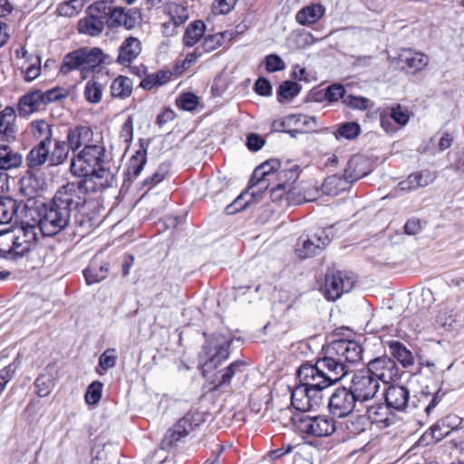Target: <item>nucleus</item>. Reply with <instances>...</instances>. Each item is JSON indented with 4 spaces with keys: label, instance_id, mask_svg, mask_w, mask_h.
<instances>
[{
    "label": "nucleus",
    "instance_id": "nucleus-5",
    "mask_svg": "<svg viewBox=\"0 0 464 464\" xmlns=\"http://www.w3.org/2000/svg\"><path fill=\"white\" fill-rule=\"evenodd\" d=\"M107 56L98 47H82L68 53L61 65L60 72L68 74L72 71H80L82 79H87L91 74L96 80H102L108 75L106 64Z\"/></svg>",
    "mask_w": 464,
    "mask_h": 464
},
{
    "label": "nucleus",
    "instance_id": "nucleus-23",
    "mask_svg": "<svg viewBox=\"0 0 464 464\" xmlns=\"http://www.w3.org/2000/svg\"><path fill=\"white\" fill-rule=\"evenodd\" d=\"M399 61L401 63L402 70L412 73L421 71L429 63V59L425 54L411 53V51H406L401 53Z\"/></svg>",
    "mask_w": 464,
    "mask_h": 464
},
{
    "label": "nucleus",
    "instance_id": "nucleus-14",
    "mask_svg": "<svg viewBox=\"0 0 464 464\" xmlns=\"http://www.w3.org/2000/svg\"><path fill=\"white\" fill-rule=\"evenodd\" d=\"M365 370L376 377L377 382L382 381L384 383H389L400 377V369L397 363L387 355L379 356L369 361Z\"/></svg>",
    "mask_w": 464,
    "mask_h": 464
},
{
    "label": "nucleus",
    "instance_id": "nucleus-63",
    "mask_svg": "<svg viewBox=\"0 0 464 464\" xmlns=\"http://www.w3.org/2000/svg\"><path fill=\"white\" fill-rule=\"evenodd\" d=\"M244 194H240L231 204L227 205L226 208V212L227 215H234L237 212L244 209L248 205V202L243 203Z\"/></svg>",
    "mask_w": 464,
    "mask_h": 464
},
{
    "label": "nucleus",
    "instance_id": "nucleus-18",
    "mask_svg": "<svg viewBox=\"0 0 464 464\" xmlns=\"http://www.w3.org/2000/svg\"><path fill=\"white\" fill-rule=\"evenodd\" d=\"M88 8L109 28L116 25V4L113 0H100L89 5Z\"/></svg>",
    "mask_w": 464,
    "mask_h": 464
},
{
    "label": "nucleus",
    "instance_id": "nucleus-36",
    "mask_svg": "<svg viewBox=\"0 0 464 464\" xmlns=\"http://www.w3.org/2000/svg\"><path fill=\"white\" fill-rule=\"evenodd\" d=\"M300 173V168L296 164H293L289 167H282L280 163V169L277 171L278 185H284V188L290 190L292 185L297 180Z\"/></svg>",
    "mask_w": 464,
    "mask_h": 464
},
{
    "label": "nucleus",
    "instance_id": "nucleus-7",
    "mask_svg": "<svg viewBox=\"0 0 464 464\" xmlns=\"http://www.w3.org/2000/svg\"><path fill=\"white\" fill-rule=\"evenodd\" d=\"M291 420L299 432L312 437H327L337 429V422L326 415L310 416L298 413L291 416Z\"/></svg>",
    "mask_w": 464,
    "mask_h": 464
},
{
    "label": "nucleus",
    "instance_id": "nucleus-21",
    "mask_svg": "<svg viewBox=\"0 0 464 464\" xmlns=\"http://www.w3.org/2000/svg\"><path fill=\"white\" fill-rule=\"evenodd\" d=\"M25 207L23 201L10 197H0V225L17 222L21 208L24 210Z\"/></svg>",
    "mask_w": 464,
    "mask_h": 464
},
{
    "label": "nucleus",
    "instance_id": "nucleus-26",
    "mask_svg": "<svg viewBox=\"0 0 464 464\" xmlns=\"http://www.w3.org/2000/svg\"><path fill=\"white\" fill-rule=\"evenodd\" d=\"M325 8L321 4H312L300 9L295 14V20L302 25H311L321 19Z\"/></svg>",
    "mask_w": 464,
    "mask_h": 464
},
{
    "label": "nucleus",
    "instance_id": "nucleus-62",
    "mask_svg": "<svg viewBox=\"0 0 464 464\" xmlns=\"http://www.w3.org/2000/svg\"><path fill=\"white\" fill-rule=\"evenodd\" d=\"M265 140L256 133H250L246 137V147L251 151H257L262 149Z\"/></svg>",
    "mask_w": 464,
    "mask_h": 464
},
{
    "label": "nucleus",
    "instance_id": "nucleus-30",
    "mask_svg": "<svg viewBox=\"0 0 464 464\" xmlns=\"http://www.w3.org/2000/svg\"><path fill=\"white\" fill-rule=\"evenodd\" d=\"M23 162V156L14 151L8 144L0 145V169L8 170L18 168Z\"/></svg>",
    "mask_w": 464,
    "mask_h": 464
},
{
    "label": "nucleus",
    "instance_id": "nucleus-13",
    "mask_svg": "<svg viewBox=\"0 0 464 464\" xmlns=\"http://www.w3.org/2000/svg\"><path fill=\"white\" fill-rule=\"evenodd\" d=\"M354 279L341 271L326 273L324 285V295L331 301H335L343 294L350 292L354 285Z\"/></svg>",
    "mask_w": 464,
    "mask_h": 464
},
{
    "label": "nucleus",
    "instance_id": "nucleus-61",
    "mask_svg": "<svg viewBox=\"0 0 464 464\" xmlns=\"http://www.w3.org/2000/svg\"><path fill=\"white\" fill-rule=\"evenodd\" d=\"M454 322L452 311L449 309L440 311L436 318V323L445 329H450Z\"/></svg>",
    "mask_w": 464,
    "mask_h": 464
},
{
    "label": "nucleus",
    "instance_id": "nucleus-22",
    "mask_svg": "<svg viewBox=\"0 0 464 464\" xmlns=\"http://www.w3.org/2000/svg\"><path fill=\"white\" fill-rule=\"evenodd\" d=\"M391 408L382 403H375L367 406L368 422L380 424L382 428H388L394 423V415L391 412Z\"/></svg>",
    "mask_w": 464,
    "mask_h": 464
},
{
    "label": "nucleus",
    "instance_id": "nucleus-10",
    "mask_svg": "<svg viewBox=\"0 0 464 464\" xmlns=\"http://www.w3.org/2000/svg\"><path fill=\"white\" fill-rule=\"evenodd\" d=\"M202 418L199 413L188 412L172 427L168 429L160 441V448L164 450L172 449L177 443L182 441L190 431L199 426Z\"/></svg>",
    "mask_w": 464,
    "mask_h": 464
},
{
    "label": "nucleus",
    "instance_id": "nucleus-54",
    "mask_svg": "<svg viewBox=\"0 0 464 464\" xmlns=\"http://www.w3.org/2000/svg\"><path fill=\"white\" fill-rule=\"evenodd\" d=\"M343 103L352 109L364 111L368 108L369 99L349 94L343 98Z\"/></svg>",
    "mask_w": 464,
    "mask_h": 464
},
{
    "label": "nucleus",
    "instance_id": "nucleus-27",
    "mask_svg": "<svg viewBox=\"0 0 464 464\" xmlns=\"http://www.w3.org/2000/svg\"><path fill=\"white\" fill-rule=\"evenodd\" d=\"M105 24L89 8L86 10V16L78 22V31L89 36H97L104 29Z\"/></svg>",
    "mask_w": 464,
    "mask_h": 464
},
{
    "label": "nucleus",
    "instance_id": "nucleus-34",
    "mask_svg": "<svg viewBox=\"0 0 464 464\" xmlns=\"http://www.w3.org/2000/svg\"><path fill=\"white\" fill-rule=\"evenodd\" d=\"M108 265L103 261L92 260L83 275L88 285L98 283L107 277Z\"/></svg>",
    "mask_w": 464,
    "mask_h": 464
},
{
    "label": "nucleus",
    "instance_id": "nucleus-44",
    "mask_svg": "<svg viewBox=\"0 0 464 464\" xmlns=\"http://www.w3.org/2000/svg\"><path fill=\"white\" fill-rule=\"evenodd\" d=\"M107 75H104L105 78ZM99 80L94 79L93 81L88 82L84 88V96L86 100L92 103H97L102 99V83L98 82Z\"/></svg>",
    "mask_w": 464,
    "mask_h": 464
},
{
    "label": "nucleus",
    "instance_id": "nucleus-64",
    "mask_svg": "<svg viewBox=\"0 0 464 464\" xmlns=\"http://www.w3.org/2000/svg\"><path fill=\"white\" fill-rule=\"evenodd\" d=\"M176 117V113L170 108H166L160 112L156 119V123L160 127H163L166 123L172 121Z\"/></svg>",
    "mask_w": 464,
    "mask_h": 464
},
{
    "label": "nucleus",
    "instance_id": "nucleus-57",
    "mask_svg": "<svg viewBox=\"0 0 464 464\" xmlns=\"http://www.w3.org/2000/svg\"><path fill=\"white\" fill-rule=\"evenodd\" d=\"M24 79L26 82H33L41 73V57H35V63H32L25 70L22 71Z\"/></svg>",
    "mask_w": 464,
    "mask_h": 464
},
{
    "label": "nucleus",
    "instance_id": "nucleus-51",
    "mask_svg": "<svg viewBox=\"0 0 464 464\" xmlns=\"http://www.w3.org/2000/svg\"><path fill=\"white\" fill-rule=\"evenodd\" d=\"M391 119H392L397 124L404 126L410 120L409 111L407 108L402 107L401 104H396L391 108L389 113Z\"/></svg>",
    "mask_w": 464,
    "mask_h": 464
},
{
    "label": "nucleus",
    "instance_id": "nucleus-60",
    "mask_svg": "<svg viewBox=\"0 0 464 464\" xmlns=\"http://www.w3.org/2000/svg\"><path fill=\"white\" fill-rule=\"evenodd\" d=\"M118 85L121 89V92H118V97L125 98L131 94L132 82L130 78L118 75Z\"/></svg>",
    "mask_w": 464,
    "mask_h": 464
},
{
    "label": "nucleus",
    "instance_id": "nucleus-47",
    "mask_svg": "<svg viewBox=\"0 0 464 464\" xmlns=\"http://www.w3.org/2000/svg\"><path fill=\"white\" fill-rule=\"evenodd\" d=\"M34 387L39 397L48 396L53 387V379L50 375L40 374L34 381Z\"/></svg>",
    "mask_w": 464,
    "mask_h": 464
},
{
    "label": "nucleus",
    "instance_id": "nucleus-42",
    "mask_svg": "<svg viewBox=\"0 0 464 464\" xmlns=\"http://www.w3.org/2000/svg\"><path fill=\"white\" fill-rule=\"evenodd\" d=\"M70 150L67 141L56 140L53 150L51 154L49 153L50 164L57 166L63 163L68 158Z\"/></svg>",
    "mask_w": 464,
    "mask_h": 464
},
{
    "label": "nucleus",
    "instance_id": "nucleus-11",
    "mask_svg": "<svg viewBox=\"0 0 464 464\" xmlns=\"http://www.w3.org/2000/svg\"><path fill=\"white\" fill-rule=\"evenodd\" d=\"M356 395L350 388L338 387L333 394L326 399L330 412L338 418L347 417L359 403Z\"/></svg>",
    "mask_w": 464,
    "mask_h": 464
},
{
    "label": "nucleus",
    "instance_id": "nucleus-15",
    "mask_svg": "<svg viewBox=\"0 0 464 464\" xmlns=\"http://www.w3.org/2000/svg\"><path fill=\"white\" fill-rule=\"evenodd\" d=\"M268 167H270V169H279L280 160L277 159H270L255 169L249 180V188L254 189L257 186H260V188L256 191L253 190L252 196H255L262 190H268L270 179H267V172L264 171V169Z\"/></svg>",
    "mask_w": 464,
    "mask_h": 464
},
{
    "label": "nucleus",
    "instance_id": "nucleus-6",
    "mask_svg": "<svg viewBox=\"0 0 464 464\" xmlns=\"http://www.w3.org/2000/svg\"><path fill=\"white\" fill-rule=\"evenodd\" d=\"M36 227L25 225L0 232V256L17 259L27 255L36 245Z\"/></svg>",
    "mask_w": 464,
    "mask_h": 464
},
{
    "label": "nucleus",
    "instance_id": "nucleus-48",
    "mask_svg": "<svg viewBox=\"0 0 464 464\" xmlns=\"http://www.w3.org/2000/svg\"><path fill=\"white\" fill-rule=\"evenodd\" d=\"M102 383L99 381H95L88 386L84 396L87 404L94 405L99 402L102 397Z\"/></svg>",
    "mask_w": 464,
    "mask_h": 464
},
{
    "label": "nucleus",
    "instance_id": "nucleus-17",
    "mask_svg": "<svg viewBox=\"0 0 464 464\" xmlns=\"http://www.w3.org/2000/svg\"><path fill=\"white\" fill-rule=\"evenodd\" d=\"M452 419H455V417L447 416L446 418L438 420L420 437V444H434L447 437L451 430H453V428L450 427Z\"/></svg>",
    "mask_w": 464,
    "mask_h": 464
},
{
    "label": "nucleus",
    "instance_id": "nucleus-1",
    "mask_svg": "<svg viewBox=\"0 0 464 464\" xmlns=\"http://www.w3.org/2000/svg\"><path fill=\"white\" fill-rule=\"evenodd\" d=\"M315 363L306 362L297 370L300 384L291 394L292 406L304 413L323 403L324 391L342 381L362 360L363 348L354 340L338 339L323 349Z\"/></svg>",
    "mask_w": 464,
    "mask_h": 464
},
{
    "label": "nucleus",
    "instance_id": "nucleus-50",
    "mask_svg": "<svg viewBox=\"0 0 464 464\" xmlns=\"http://www.w3.org/2000/svg\"><path fill=\"white\" fill-rule=\"evenodd\" d=\"M198 98L192 92H185L177 100V105L179 109L191 111L197 108Z\"/></svg>",
    "mask_w": 464,
    "mask_h": 464
},
{
    "label": "nucleus",
    "instance_id": "nucleus-12",
    "mask_svg": "<svg viewBox=\"0 0 464 464\" xmlns=\"http://www.w3.org/2000/svg\"><path fill=\"white\" fill-rule=\"evenodd\" d=\"M359 403L372 400L380 388L377 378L369 373L365 369L356 372L352 378L350 387Z\"/></svg>",
    "mask_w": 464,
    "mask_h": 464
},
{
    "label": "nucleus",
    "instance_id": "nucleus-2",
    "mask_svg": "<svg viewBox=\"0 0 464 464\" xmlns=\"http://www.w3.org/2000/svg\"><path fill=\"white\" fill-rule=\"evenodd\" d=\"M105 150L102 146H85L71 160L72 175L82 178L77 182H67L78 186L83 194L95 193L111 188L114 174L107 166L104 157Z\"/></svg>",
    "mask_w": 464,
    "mask_h": 464
},
{
    "label": "nucleus",
    "instance_id": "nucleus-24",
    "mask_svg": "<svg viewBox=\"0 0 464 464\" xmlns=\"http://www.w3.org/2000/svg\"><path fill=\"white\" fill-rule=\"evenodd\" d=\"M92 130L88 126H77L70 129L67 132V143L72 151L80 149L82 146H89L88 142L92 140Z\"/></svg>",
    "mask_w": 464,
    "mask_h": 464
},
{
    "label": "nucleus",
    "instance_id": "nucleus-56",
    "mask_svg": "<svg viewBox=\"0 0 464 464\" xmlns=\"http://www.w3.org/2000/svg\"><path fill=\"white\" fill-rule=\"evenodd\" d=\"M237 0H215L212 10L216 14H228L237 5Z\"/></svg>",
    "mask_w": 464,
    "mask_h": 464
},
{
    "label": "nucleus",
    "instance_id": "nucleus-31",
    "mask_svg": "<svg viewBox=\"0 0 464 464\" xmlns=\"http://www.w3.org/2000/svg\"><path fill=\"white\" fill-rule=\"evenodd\" d=\"M50 144L44 141H40L37 146H34L26 157V165L30 169L38 168L44 165L49 157Z\"/></svg>",
    "mask_w": 464,
    "mask_h": 464
},
{
    "label": "nucleus",
    "instance_id": "nucleus-33",
    "mask_svg": "<svg viewBox=\"0 0 464 464\" xmlns=\"http://www.w3.org/2000/svg\"><path fill=\"white\" fill-rule=\"evenodd\" d=\"M141 20V13L138 8L126 10L118 6V27L123 26L127 30H131L140 24Z\"/></svg>",
    "mask_w": 464,
    "mask_h": 464
},
{
    "label": "nucleus",
    "instance_id": "nucleus-41",
    "mask_svg": "<svg viewBox=\"0 0 464 464\" xmlns=\"http://www.w3.org/2000/svg\"><path fill=\"white\" fill-rule=\"evenodd\" d=\"M361 126L355 121L343 122L338 126L337 131L334 133L337 140L341 138L346 140H354L361 134Z\"/></svg>",
    "mask_w": 464,
    "mask_h": 464
},
{
    "label": "nucleus",
    "instance_id": "nucleus-40",
    "mask_svg": "<svg viewBox=\"0 0 464 464\" xmlns=\"http://www.w3.org/2000/svg\"><path fill=\"white\" fill-rule=\"evenodd\" d=\"M345 180L342 177L331 175L324 179L322 184V191L325 195H337L345 189Z\"/></svg>",
    "mask_w": 464,
    "mask_h": 464
},
{
    "label": "nucleus",
    "instance_id": "nucleus-45",
    "mask_svg": "<svg viewBox=\"0 0 464 464\" xmlns=\"http://www.w3.org/2000/svg\"><path fill=\"white\" fill-rule=\"evenodd\" d=\"M87 0H70L58 6L60 15L72 17L76 15L85 5Z\"/></svg>",
    "mask_w": 464,
    "mask_h": 464
},
{
    "label": "nucleus",
    "instance_id": "nucleus-16",
    "mask_svg": "<svg viewBox=\"0 0 464 464\" xmlns=\"http://www.w3.org/2000/svg\"><path fill=\"white\" fill-rule=\"evenodd\" d=\"M436 173L428 169L411 173L398 187L402 191H413L427 187L436 179Z\"/></svg>",
    "mask_w": 464,
    "mask_h": 464
},
{
    "label": "nucleus",
    "instance_id": "nucleus-32",
    "mask_svg": "<svg viewBox=\"0 0 464 464\" xmlns=\"http://www.w3.org/2000/svg\"><path fill=\"white\" fill-rule=\"evenodd\" d=\"M348 418L339 424L349 436H356L366 430L368 419L364 415H348Z\"/></svg>",
    "mask_w": 464,
    "mask_h": 464
},
{
    "label": "nucleus",
    "instance_id": "nucleus-20",
    "mask_svg": "<svg viewBox=\"0 0 464 464\" xmlns=\"http://www.w3.org/2000/svg\"><path fill=\"white\" fill-rule=\"evenodd\" d=\"M17 110L22 116H28L34 112L44 110L42 91L35 89L24 94L19 99Z\"/></svg>",
    "mask_w": 464,
    "mask_h": 464
},
{
    "label": "nucleus",
    "instance_id": "nucleus-55",
    "mask_svg": "<svg viewBox=\"0 0 464 464\" xmlns=\"http://www.w3.org/2000/svg\"><path fill=\"white\" fill-rule=\"evenodd\" d=\"M222 35L220 34H209L207 35L201 44L200 51L203 53H209L216 50L221 45Z\"/></svg>",
    "mask_w": 464,
    "mask_h": 464
},
{
    "label": "nucleus",
    "instance_id": "nucleus-43",
    "mask_svg": "<svg viewBox=\"0 0 464 464\" xmlns=\"http://www.w3.org/2000/svg\"><path fill=\"white\" fill-rule=\"evenodd\" d=\"M31 129L34 137L42 139L41 141L51 144L53 132L52 126L45 121H35L31 123Z\"/></svg>",
    "mask_w": 464,
    "mask_h": 464
},
{
    "label": "nucleus",
    "instance_id": "nucleus-28",
    "mask_svg": "<svg viewBox=\"0 0 464 464\" xmlns=\"http://www.w3.org/2000/svg\"><path fill=\"white\" fill-rule=\"evenodd\" d=\"M140 148L135 152L134 155L131 156L130 160L129 166L126 170V176L130 179V178L138 177L141 170L143 169L144 165L147 161V147L149 142H146V146L144 144L143 140H140Z\"/></svg>",
    "mask_w": 464,
    "mask_h": 464
},
{
    "label": "nucleus",
    "instance_id": "nucleus-52",
    "mask_svg": "<svg viewBox=\"0 0 464 464\" xmlns=\"http://www.w3.org/2000/svg\"><path fill=\"white\" fill-rule=\"evenodd\" d=\"M67 96V92L63 88L61 87H55L53 89H50L46 92H42V98L44 102V108L47 104L58 102L62 100L63 98H65Z\"/></svg>",
    "mask_w": 464,
    "mask_h": 464
},
{
    "label": "nucleus",
    "instance_id": "nucleus-38",
    "mask_svg": "<svg viewBox=\"0 0 464 464\" xmlns=\"http://www.w3.org/2000/svg\"><path fill=\"white\" fill-rule=\"evenodd\" d=\"M165 13L169 16V20L179 27L188 18V9L176 3H169L165 6Z\"/></svg>",
    "mask_w": 464,
    "mask_h": 464
},
{
    "label": "nucleus",
    "instance_id": "nucleus-37",
    "mask_svg": "<svg viewBox=\"0 0 464 464\" xmlns=\"http://www.w3.org/2000/svg\"><path fill=\"white\" fill-rule=\"evenodd\" d=\"M302 90V86L293 81H284L276 91L277 101L283 102L285 101H291L296 97Z\"/></svg>",
    "mask_w": 464,
    "mask_h": 464
},
{
    "label": "nucleus",
    "instance_id": "nucleus-29",
    "mask_svg": "<svg viewBox=\"0 0 464 464\" xmlns=\"http://www.w3.org/2000/svg\"><path fill=\"white\" fill-rule=\"evenodd\" d=\"M387 346L393 358H395L404 368L411 366L414 362L412 353L399 341H387Z\"/></svg>",
    "mask_w": 464,
    "mask_h": 464
},
{
    "label": "nucleus",
    "instance_id": "nucleus-49",
    "mask_svg": "<svg viewBox=\"0 0 464 464\" xmlns=\"http://www.w3.org/2000/svg\"><path fill=\"white\" fill-rule=\"evenodd\" d=\"M346 97L345 89L341 83H334L324 91V99L329 102H337L339 99Z\"/></svg>",
    "mask_w": 464,
    "mask_h": 464
},
{
    "label": "nucleus",
    "instance_id": "nucleus-9",
    "mask_svg": "<svg viewBox=\"0 0 464 464\" xmlns=\"http://www.w3.org/2000/svg\"><path fill=\"white\" fill-rule=\"evenodd\" d=\"M333 227L317 229L313 235L302 236L295 244V254L304 259L320 255L331 243Z\"/></svg>",
    "mask_w": 464,
    "mask_h": 464
},
{
    "label": "nucleus",
    "instance_id": "nucleus-4",
    "mask_svg": "<svg viewBox=\"0 0 464 464\" xmlns=\"http://www.w3.org/2000/svg\"><path fill=\"white\" fill-rule=\"evenodd\" d=\"M446 393L441 388L430 389L426 386L421 389L419 395L411 399V392L407 387L392 384L384 392V400L392 410L405 412L408 409L422 408L429 416Z\"/></svg>",
    "mask_w": 464,
    "mask_h": 464
},
{
    "label": "nucleus",
    "instance_id": "nucleus-25",
    "mask_svg": "<svg viewBox=\"0 0 464 464\" xmlns=\"http://www.w3.org/2000/svg\"><path fill=\"white\" fill-rule=\"evenodd\" d=\"M141 51L140 42L138 38L130 36L121 44L118 53V63L129 64Z\"/></svg>",
    "mask_w": 464,
    "mask_h": 464
},
{
    "label": "nucleus",
    "instance_id": "nucleus-3",
    "mask_svg": "<svg viewBox=\"0 0 464 464\" xmlns=\"http://www.w3.org/2000/svg\"><path fill=\"white\" fill-rule=\"evenodd\" d=\"M86 204V195L78 186L65 184L55 192L49 208L39 220V229L44 236L53 237L65 229L73 210H79Z\"/></svg>",
    "mask_w": 464,
    "mask_h": 464
},
{
    "label": "nucleus",
    "instance_id": "nucleus-39",
    "mask_svg": "<svg viewBox=\"0 0 464 464\" xmlns=\"http://www.w3.org/2000/svg\"><path fill=\"white\" fill-rule=\"evenodd\" d=\"M171 73L169 71H159L155 73L148 74L140 82V87L144 90H151L154 87L162 86L169 81Z\"/></svg>",
    "mask_w": 464,
    "mask_h": 464
},
{
    "label": "nucleus",
    "instance_id": "nucleus-35",
    "mask_svg": "<svg viewBox=\"0 0 464 464\" xmlns=\"http://www.w3.org/2000/svg\"><path fill=\"white\" fill-rule=\"evenodd\" d=\"M206 24L202 20L191 22L186 28L183 35V44L185 46H194L204 35Z\"/></svg>",
    "mask_w": 464,
    "mask_h": 464
},
{
    "label": "nucleus",
    "instance_id": "nucleus-8",
    "mask_svg": "<svg viewBox=\"0 0 464 464\" xmlns=\"http://www.w3.org/2000/svg\"><path fill=\"white\" fill-rule=\"evenodd\" d=\"M232 338L220 333L213 334L210 340L203 346L201 358H205L203 375L208 370L216 369L229 356V347Z\"/></svg>",
    "mask_w": 464,
    "mask_h": 464
},
{
    "label": "nucleus",
    "instance_id": "nucleus-58",
    "mask_svg": "<svg viewBox=\"0 0 464 464\" xmlns=\"http://www.w3.org/2000/svg\"><path fill=\"white\" fill-rule=\"evenodd\" d=\"M255 92L261 96H270L272 94V84L268 79L259 77L254 85Z\"/></svg>",
    "mask_w": 464,
    "mask_h": 464
},
{
    "label": "nucleus",
    "instance_id": "nucleus-59",
    "mask_svg": "<svg viewBox=\"0 0 464 464\" xmlns=\"http://www.w3.org/2000/svg\"><path fill=\"white\" fill-rule=\"evenodd\" d=\"M114 364H115L114 350L108 349L101 355L100 362H99V367L102 370L106 371L109 368L113 367Z\"/></svg>",
    "mask_w": 464,
    "mask_h": 464
},
{
    "label": "nucleus",
    "instance_id": "nucleus-53",
    "mask_svg": "<svg viewBox=\"0 0 464 464\" xmlns=\"http://www.w3.org/2000/svg\"><path fill=\"white\" fill-rule=\"evenodd\" d=\"M266 70L268 72H276L285 70V63L283 59L276 53H271L266 56Z\"/></svg>",
    "mask_w": 464,
    "mask_h": 464
},
{
    "label": "nucleus",
    "instance_id": "nucleus-46",
    "mask_svg": "<svg viewBox=\"0 0 464 464\" xmlns=\"http://www.w3.org/2000/svg\"><path fill=\"white\" fill-rule=\"evenodd\" d=\"M244 366L243 362L235 361L230 363L220 374L218 379V386H225L229 384L232 378L238 372H242V367Z\"/></svg>",
    "mask_w": 464,
    "mask_h": 464
},
{
    "label": "nucleus",
    "instance_id": "nucleus-19",
    "mask_svg": "<svg viewBox=\"0 0 464 464\" xmlns=\"http://www.w3.org/2000/svg\"><path fill=\"white\" fill-rule=\"evenodd\" d=\"M16 114L12 107H5L0 111V135L1 140L7 143L13 142L16 138Z\"/></svg>",
    "mask_w": 464,
    "mask_h": 464
}]
</instances>
